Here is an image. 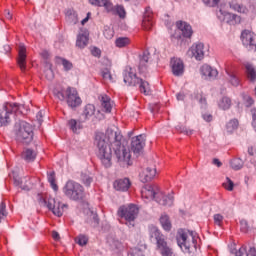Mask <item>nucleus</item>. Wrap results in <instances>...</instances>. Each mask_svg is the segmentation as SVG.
Listing matches in <instances>:
<instances>
[{"label": "nucleus", "instance_id": "obj_1", "mask_svg": "<svg viewBox=\"0 0 256 256\" xmlns=\"http://www.w3.org/2000/svg\"><path fill=\"white\" fill-rule=\"evenodd\" d=\"M123 136L113 129H107L106 133H96L94 144L96 146V155L104 167H111L113 151L120 165L129 167L131 165V151L121 145Z\"/></svg>", "mask_w": 256, "mask_h": 256}, {"label": "nucleus", "instance_id": "obj_29", "mask_svg": "<svg viewBox=\"0 0 256 256\" xmlns=\"http://www.w3.org/2000/svg\"><path fill=\"white\" fill-rule=\"evenodd\" d=\"M94 115H95V105L87 104L84 107L82 117H84L85 121H87L88 119L93 118Z\"/></svg>", "mask_w": 256, "mask_h": 256}, {"label": "nucleus", "instance_id": "obj_28", "mask_svg": "<svg viewBox=\"0 0 256 256\" xmlns=\"http://www.w3.org/2000/svg\"><path fill=\"white\" fill-rule=\"evenodd\" d=\"M101 106L106 113H111V109H113V103L111 102V98L107 95H102Z\"/></svg>", "mask_w": 256, "mask_h": 256}, {"label": "nucleus", "instance_id": "obj_58", "mask_svg": "<svg viewBox=\"0 0 256 256\" xmlns=\"http://www.w3.org/2000/svg\"><path fill=\"white\" fill-rule=\"evenodd\" d=\"M36 119L39 122V124L41 125V123H43V111H39L36 115Z\"/></svg>", "mask_w": 256, "mask_h": 256}, {"label": "nucleus", "instance_id": "obj_13", "mask_svg": "<svg viewBox=\"0 0 256 256\" xmlns=\"http://www.w3.org/2000/svg\"><path fill=\"white\" fill-rule=\"evenodd\" d=\"M46 205L48 209H50V211H52V213L56 215V217H61L66 207L65 204H62L61 202L55 200V198H49L46 201Z\"/></svg>", "mask_w": 256, "mask_h": 256}, {"label": "nucleus", "instance_id": "obj_37", "mask_svg": "<svg viewBox=\"0 0 256 256\" xmlns=\"http://www.w3.org/2000/svg\"><path fill=\"white\" fill-rule=\"evenodd\" d=\"M246 68V73H247V77L249 79V81H256V70L255 67H253V65L247 63L245 65Z\"/></svg>", "mask_w": 256, "mask_h": 256}, {"label": "nucleus", "instance_id": "obj_26", "mask_svg": "<svg viewBox=\"0 0 256 256\" xmlns=\"http://www.w3.org/2000/svg\"><path fill=\"white\" fill-rule=\"evenodd\" d=\"M217 105H218V108L221 109L222 111H229L233 103L231 102V98L227 96H223L218 100Z\"/></svg>", "mask_w": 256, "mask_h": 256}, {"label": "nucleus", "instance_id": "obj_17", "mask_svg": "<svg viewBox=\"0 0 256 256\" xmlns=\"http://www.w3.org/2000/svg\"><path fill=\"white\" fill-rule=\"evenodd\" d=\"M17 64L20 67L21 71H26V69H27V48H25V45H23V44H19V46H18Z\"/></svg>", "mask_w": 256, "mask_h": 256}, {"label": "nucleus", "instance_id": "obj_62", "mask_svg": "<svg viewBox=\"0 0 256 256\" xmlns=\"http://www.w3.org/2000/svg\"><path fill=\"white\" fill-rule=\"evenodd\" d=\"M176 98L178 101H183L185 99V94L183 92H180L176 95Z\"/></svg>", "mask_w": 256, "mask_h": 256}, {"label": "nucleus", "instance_id": "obj_12", "mask_svg": "<svg viewBox=\"0 0 256 256\" xmlns=\"http://www.w3.org/2000/svg\"><path fill=\"white\" fill-rule=\"evenodd\" d=\"M145 141H146V136L144 134H140L132 138L131 151L134 153V155H141V153H143V147H145Z\"/></svg>", "mask_w": 256, "mask_h": 256}, {"label": "nucleus", "instance_id": "obj_63", "mask_svg": "<svg viewBox=\"0 0 256 256\" xmlns=\"http://www.w3.org/2000/svg\"><path fill=\"white\" fill-rule=\"evenodd\" d=\"M52 238L54 239V241H59V239H60L59 233L57 231H53Z\"/></svg>", "mask_w": 256, "mask_h": 256}, {"label": "nucleus", "instance_id": "obj_27", "mask_svg": "<svg viewBox=\"0 0 256 256\" xmlns=\"http://www.w3.org/2000/svg\"><path fill=\"white\" fill-rule=\"evenodd\" d=\"M91 5L97 7H104L106 11H113V3L110 0H89Z\"/></svg>", "mask_w": 256, "mask_h": 256}, {"label": "nucleus", "instance_id": "obj_30", "mask_svg": "<svg viewBox=\"0 0 256 256\" xmlns=\"http://www.w3.org/2000/svg\"><path fill=\"white\" fill-rule=\"evenodd\" d=\"M149 52L145 51L143 52L141 58H140V65H139V72L145 73L147 71V63H149Z\"/></svg>", "mask_w": 256, "mask_h": 256}, {"label": "nucleus", "instance_id": "obj_57", "mask_svg": "<svg viewBox=\"0 0 256 256\" xmlns=\"http://www.w3.org/2000/svg\"><path fill=\"white\" fill-rule=\"evenodd\" d=\"M91 53L94 57H100L101 56V50L97 47L92 48Z\"/></svg>", "mask_w": 256, "mask_h": 256}, {"label": "nucleus", "instance_id": "obj_2", "mask_svg": "<svg viewBox=\"0 0 256 256\" xmlns=\"http://www.w3.org/2000/svg\"><path fill=\"white\" fill-rule=\"evenodd\" d=\"M141 197L142 199H146V201H153L154 199L159 205H163L164 207H171L175 201L173 194L165 195L155 185H145L142 187Z\"/></svg>", "mask_w": 256, "mask_h": 256}, {"label": "nucleus", "instance_id": "obj_50", "mask_svg": "<svg viewBox=\"0 0 256 256\" xmlns=\"http://www.w3.org/2000/svg\"><path fill=\"white\" fill-rule=\"evenodd\" d=\"M81 179H82V182L84 183V185H86V187H89V185H91V183H93V178H91V176H89L87 174H82Z\"/></svg>", "mask_w": 256, "mask_h": 256}, {"label": "nucleus", "instance_id": "obj_53", "mask_svg": "<svg viewBox=\"0 0 256 256\" xmlns=\"http://www.w3.org/2000/svg\"><path fill=\"white\" fill-rule=\"evenodd\" d=\"M158 249H163L164 247H167V242L165 241V238L163 235L160 237V239L156 240Z\"/></svg>", "mask_w": 256, "mask_h": 256}, {"label": "nucleus", "instance_id": "obj_5", "mask_svg": "<svg viewBox=\"0 0 256 256\" xmlns=\"http://www.w3.org/2000/svg\"><path fill=\"white\" fill-rule=\"evenodd\" d=\"M176 239L178 246L184 253H191V249L197 246L196 236L193 232L179 230Z\"/></svg>", "mask_w": 256, "mask_h": 256}, {"label": "nucleus", "instance_id": "obj_22", "mask_svg": "<svg viewBox=\"0 0 256 256\" xmlns=\"http://www.w3.org/2000/svg\"><path fill=\"white\" fill-rule=\"evenodd\" d=\"M153 14L146 12L142 21V27L145 31H151L154 25Z\"/></svg>", "mask_w": 256, "mask_h": 256}, {"label": "nucleus", "instance_id": "obj_4", "mask_svg": "<svg viewBox=\"0 0 256 256\" xmlns=\"http://www.w3.org/2000/svg\"><path fill=\"white\" fill-rule=\"evenodd\" d=\"M123 77L126 85H130L132 87H137L138 85L140 92L144 95H151V86L149 85V82L137 77L135 69L127 66L123 72Z\"/></svg>", "mask_w": 256, "mask_h": 256}, {"label": "nucleus", "instance_id": "obj_33", "mask_svg": "<svg viewBox=\"0 0 256 256\" xmlns=\"http://www.w3.org/2000/svg\"><path fill=\"white\" fill-rule=\"evenodd\" d=\"M129 45H131V39H129V37H119L115 40V46L118 47V49L129 47Z\"/></svg>", "mask_w": 256, "mask_h": 256}, {"label": "nucleus", "instance_id": "obj_20", "mask_svg": "<svg viewBox=\"0 0 256 256\" xmlns=\"http://www.w3.org/2000/svg\"><path fill=\"white\" fill-rule=\"evenodd\" d=\"M89 45V32L87 30H81L77 36L76 46L79 49H85Z\"/></svg>", "mask_w": 256, "mask_h": 256}, {"label": "nucleus", "instance_id": "obj_61", "mask_svg": "<svg viewBox=\"0 0 256 256\" xmlns=\"http://www.w3.org/2000/svg\"><path fill=\"white\" fill-rule=\"evenodd\" d=\"M248 154L251 155V157H255L256 155V149L253 147L248 148Z\"/></svg>", "mask_w": 256, "mask_h": 256}, {"label": "nucleus", "instance_id": "obj_10", "mask_svg": "<svg viewBox=\"0 0 256 256\" xmlns=\"http://www.w3.org/2000/svg\"><path fill=\"white\" fill-rule=\"evenodd\" d=\"M240 39L248 51H256V34L253 31H242Z\"/></svg>", "mask_w": 256, "mask_h": 256}, {"label": "nucleus", "instance_id": "obj_24", "mask_svg": "<svg viewBox=\"0 0 256 256\" xmlns=\"http://www.w3.org/2000/svg\"><path fill=\"white\" fill-rule=\"evenodd\" d=\"M193 101H198L200 107L205 109L207 107V97L202 92H194L191 95Z\"/></svg>", "mask_w": 256, "mask_h": 256}, {"label": "nucleus", "instance_id": "obj_47", "mask_svg": "<svg viewBox=\"0 0 256 256\" xmlns=\"http://www.w3.org/2000/svg\"><path fill=\"white\" fill-rule=\"evenodd\" d=\"M242 99H243L244 105L246 107H251V105H253L255 103L253 98L247 94H242Z\"/></svg>", "mask_w": 256, "mask_h": 256}, {"label": "nucleus", "instance_id": "obj_16", "mask_svg": "<svg viewBox=\"0 0 256 256\" xmlns=\"http://www.w3.org/2000/svg\"><path fill=\"white\" fill-rule=\"evenodd\" d=\"M171 69L175 77H181L185 73V64L179 58L171 59Z\"/></svg>", "mask_w": 256, "mask_h": 256}, {"label": "nucleus", "instance_id": "obj_15", "mask_svg": "<svg viewBox=\"0 0 256 256\" xmlns=\"http://www.w3.org/2000/svg\"><path fill=\"white\" fill-rule=\"evenodd\" d=\"M156 175V167H147L139 173V179L141 183H149V181H153V179H155Z\"/></svg>", "mask_w": 256, "mask_h": 256}, {"label": "nucleus", "instance_id": "obj_40", "mask_svg": "<svg viewBox=\"0 0 256 256\" xmlns=\"http://www.w3.org/2000/svg\"><path fill=\"white\" fill-rule=\"evenodd\" d=\"M66 18L68 23H72L73 25H76L78 18H77V12L73 10H68L66 13Z\"/></svg>", "mask_w": 256, "mask_h": 256}, {"label": "nucleus", "instance_id": "obj_8", "mask_svg": "<svg viewBox=\"0 0 256 256\" xmlns=\"http://www.w3.org/2000/svg\"><path fill=\"white\" fill-rule=\"evenodd\" d=\"M63 193L72 201H82V199H85L84 188L75 181H68L63 187Z\"/></svg>", "mask_w": 256, "mask_h": 256}, {"label": "nucleus", "instance_id": "obj_55", "mask_svg": "<svg viewBox=\"0 0 256 256\" xmlns=\"http://www.w3.org/2000/svg\"><path fill=\"white\" fill-rule=\"evenodd\" d=\"M14 184L16 185V187H21V189H23V191H29V187L28 186H21V181L18 180L17 178H14Z\"/></svg>", "mask_w": 256, "mask_h": 256}, {"label": "nucleus", "instance_id": "obj_46", "mask_svg": "<svg viewBox=\"0 0 256 256\" xmlns=\"http://www.w3.org/2000/svg\"><path fill=\"white\" fill-rule=\"evenodd\" d=\"M88 242L89 238L86 235L81 234L76 238V243H78V245L81 247L87 245Z\"/></svg>", "mask_w": 256, "mask_h": 256}, {"label": "nucleus", "instance_id": "obj_23", "mask_svg": "<svg viewBox=\"0 0 256 256\" xmlns=\"http://www.w3.org/2000/svg\"><path fill=\"white\" fill-rule=\"evenodd\" d=\"M36 157H37V152H35V150H33L31 148L24 149L21 154V158L24 161H26V163H31V162L35 161Z\"/></svg>", "mask_w": 256, "mask_h": 256}, {"label": "nucleus", "instance_id": "obj_14", "mask_svg": "<svg viewBox=\"0 0 256 256\" xmlns=\"http://www.w3.org/2000/svg\"><path fill=\"white\" fill-rule=\"evenodd\" d=\"M217 17L219 20L225 21L229 25H237V23H241V16L223 10H220L217 13Z\"/></svg>", "mask_w": 256, "mask_h": 256}, {"label": "nucleus", "instance_id": "obj_54", "mask_svg": "<svg viewBox=\"0 0 256 256\" xmlns=\"http://www.w3.org/2000/svg\"><path fill=\"white\" fill-rule=\"evenodd\" d=\"M207 7H217L219 5V1L221 0H202Z\"/></svg>", "mask_w": 256, "mask_h": 256}, {"label": "nucleus", "instance_id": "obj_60", "mask_svg": "<svg viewBox=\"0 0 256 256\" xmlns=\"http://www.w3.org/2000/svg\"><path fill=\"white\" fill-rule=\"evenodd\" d=\"M240 224H241V230L245 233V231H247V221L241 220Z\"/></svg>", "mask_w": 256, "mask_h": 256}, {"label": "nucleus", "instance_id": "obj_11", "mask_svg": "<svg viewBox=\"0 0 256 256\" xmlns=\"http://www.w3.org/2000/svg\"><path fill=\"white\" fill-rule=\"evenodd\" d=\"M188 57H194L196 61L205 59V45L203 43L193 44L187 51Z\"/></svg>", "mask_w": 256, "mask_h": 256}, {"label": "nucleus", "instance_id": "obj_44", "mask_svg": "<svg viewBox=\"0 0 256 256\" xmlns=\"http://www.w3.org/2000/svg\"><path fill=\"white\" fill-rule=\"evenodd\" d=\"M103 35H104L105 39L110 40L113 37H115V30H113V28H111L109 26H105L104 31H103Z\"/></svg>", "mask_w": 256, "mask_h": 256}, {"label": "nucleus", "instance_id": "obj_64", "mask_svg": "<svg viewBox=\"0 0 256 256\" xmlns=\"http://www.w3.org/2000/svg\"><path fill=\"white\" fill-rule=\"evenodd\" d=\"M249 251L251 256H256V249L253 246H249Z\"/></svg>", "mask_w": 256, "mask_h": 256}, {"label": "nucleus", "instance_id": "obj_9", "mask_svg": "<svg viewBox=\"0 0 256 256\" xmlns=\"http://www.w3.org/2000/svg\"><path fill=\"white\" fill-rule=\"evenodd\" d=\"M15 131L18 141H22V143H31L33 141V127L26 121L16 123Z\"/></svg>", "mask_w": 256, "mask_h": 256}, {"label": "nucleus", "instance_id": "obj_51", "mask_svg": "<svg viewBox=\"0 0 256 256\" xmlns=\"http://www.w3.org/2000/svg\"><path fill=\"white\" fill-rule=\"evenodd\" d=\"M235 186V184L229 179V177L226 178V182L223 183V187L227 190V191H233V187Z\"/></svg>", "mask_w": 256, "mask_h": 256}, {"label": "nucleus", "instance_id": "obj_32", "mask_svg": "<svg viewBox=\"0 0 256 256\" xmlns=\"http://www.w3.org/2000/svg\"><path fill=\"white\" fill-rule=\"evenodd\" d=\"M230 9L233 11H237V13H247V7H245L243 4L238 3L235 0H232L229 3Z\"/></svg>", "mask_w": 256, "mask_h": 256}, {"label": "nucleus", "instance_id": "obj_49", "mask_svg": "<svg viewBox=\"0 0 256 256\" xmlns=\"http://www.w3.org/2000/svg\"><path fill=\"white\" fill-rule=\"evenodd\" d=\"M223 219L224 217L221 214H214L213 216L214 224L217 225L218 227H222Z\"/></svg>", "mask_w": 256, "mask_h": 256}, {"label": "nucleus", "instance_id": "obj_34", "mask_svg": "<svg viewBox=\"0 0 256 256\" xmlns=\"http://www.w3.org/2000/svg\"><path fill=\"white\" fill-rule=\"evenodd\" d=\"M101 77L107 83H113L115 81V78L113 77V74H111V68H103L101 70Z\"/></svg>", "mask_w": 256, "mask_h": 256}, {"label": "nucleus", "instance_id": "obj_45", "mask_svg": "<svg viewBox=\"0 0 256 256\" xmlns=\"http://www.w3.org/2000/svg\"><path fill=\"white\" fill-rule=\"evenodd\" d=\"M48 183H50L52 189L54 191H58L59 187L57 186V183H55V172H50L48 174Z\"/></svg>", "mask_w": 256, "mask_h": 256}, {"label": "nucleus", "instance_id": "obj_25", "mask_svg": "<svg viewBox=\"0 0 256 256\" xmlns=\"http://www.w3.org/2000/svg\"><path fill=\"white\" fill-rule=\"evenodd\" d=\"M226 73L228 75V80L233 85V87H239V78H237V74L235 73V68L227 67Z\"/></svg>", "mask_w": 256, "mask_h": 256}, {"label": "nucleus", "instance_id": "obj_31", "mask_svg": "<svg viewBox=\"0 0 256 256\" xmlns=\"http://www.w3.org/2000/svg\"><path fill=\"white\" fill-rule=\"evenodd\" d=\"M56 63L57 65H62L64 71H71L73 69V63L65 58L56 57Z\"/></svg>", "mask_w": 256, "mask_h": 256}, {"label": "nucleus", "instance_id": "obj_52", "mask_svg": "<svg viewBox=\"0 0 256 256\" xmlns=\"http://www.w3.org/2000/svg\"><path fill=\"white\" fill-rule=\"evenodd\" d=\"M160 251L163 256H172L173 255V250L169 248V246H164V248H160Z\"/></svg>", "mask_w": 256, "mask_h": 256}, {"label": "nucleus", "instance_id": "obj_35", "mask_svg": "<svg viewBox=\"0 0 256 256\" xmlns=\"http://www.w3.org/2000/svg\"><path fill=\"white\" fill-rule=\"evenodd\" d=\"M68 127H70L71 131H73V133H79V131H81V129H83V125L81 124V122L75 120V119H71L68 121Z\"/></svg>", "mask_w": 256, "mask_h": 256}, {"label": "nucleus", "instance_id": "obj_38", "mask_svg": "<svg viewBox=\"0 0 256 256\" xmlns=\"http://www.w3.org/2000/svg\"><path fill=\"white\" fill-rule=\"evenodd\" d=\"M160 224L162 225V229H164V231H171V220H169L168 215L164 214L160 217Z\"/></svg>", "mask_w": 256, "mask_h": 256}, {"label": "nucleus", "instance_id": "obj_41", "mask_svg": "<svg viewBox=\"0 0 256 256\" xmlns=\"http://www.w3.org/2000/svg\"><path fill=\"white\" fill-rule=\"evenodd\" d=\"M239 127V121L237 119H232L226 124V129L228 133H233Z\"/></svg>", "mask_w": 256, "mask_h": 256}, {"label": "nucleus", "instance_id": "obj_7", "mask_svg": "<svg viewBox=\"0 0 256 256\" xmlns=\"http://www.w3.org/2000/svg\"><path fill=\"white\" fill-rule=\"evenodd\" d=\"M118 217L121 219H125L126 225L128 227H134L135 226V220L137 219V216L139 215V207L135 204H128L120 206L117 211Z\"/></svg>", "mask_w": 256, "mask_h": 256}, {"label": "nucleus", "instance_id": "obj_56", "mask_svg": "<svg viewBox=\"0 0 256 256\" xmlns=\"http://www.w3.org/2000/svg\"><path fill=\"white\" fill-rule=\"evenodd\" d=\"M45 75L49 81L53 79V70L51 69V66L45 71Z\"/></svg>", "mask_w": 256, "mask_h": 256}, {"label": "nucleus", "instance_id": "obj_59", "mask_svg": "<svg viewBox=\"0 0 256 256\" xmlns=\"http://www.w3.org/2000/svg\"><path fill=\"white\" fill-rule=\"evenodd\" d=\"M202 117L204 121H207L208 123L213 121V116L211 114H203Z\"/></svg>", "mask_w": 256, "mask_h": 256}, {"label": "nucleus", "instance_id": "obj_39", "mask_svg": "<svg viewBox=\"0 0 256 256\" xmlns=\"http://www.w3.org/2000/svg\"><path fill=\"white\" fill-rule=\"evenodd\" d=\"M243 165H244V162L240 158H234L230 161V167L234 171H239V170L243 169Z\"/></svg>", "mask_w": 256, "mask_h": 256}, {"label": "nucleus", "instance_id": "obj_36", "mask_svg": "<svg viewBox=\"0 0 256 256\" xmlns=\"http://www.w3.org/2000/svg\"><path fill=\"white\" fill-rule=\"evenodd\" d=\"M149 235L150 239H154V241H157L163 236V234H161V232L159 231V228L154 225L149 226Z\"/></svg>", "mask_w": 256, "mask_h": 256}, {"label": "nucleus", "instance_id": "obj_42", "mask_svg": "<svg viewBox=\"0 0 256 256\" xmlns=\"http://www.w3.org/2000/svg\"><path fill=\"white\" fill-rule=\"evenodd\" d=\"M111 13H116L121 19H125V8L123 6H113V10H110Z\"/></svg>", "mask_w": 256, "mask_h": 256}, {"label": "nucleus", "instance_id": "obj_18", "mask_svg": "<svg viewBox=\"0 0 256 256\" xmlns=\"http://www.w3.org/2000/svg\"><path fill=\"white\" fill-rule=\"evenodd\" d=\"M176 27L179 31H181L182 36L186 39H191V37H193V27H191V24L179 20L176 22Z\"/></svg>", "mask_w": 256, "mask_h": 256}, {"label": "nucleus", "instance_id": "obj_48", "mask_svg": "<svg viewBox=\"0 0 256 256\" xmlns=\"http://www.w3.org/2000/svg\"><path fill=\"white\" fill-rule=\"evenodd\" d=\"M7 206L5 205V202H1L0 204V223L7 217Z\"/></svg>", "mask_w": 256, "mask_h": 256}, {"label": "nucleus", "instance_id": "obj_43", "mask_svg": "<svg viewBox=\"0 0 256 256\" xmlns=\"http://www.w3.org/2000/svg\"><path fill=\"white\" fill-rule=\"evenodd\" d=\"M235 256H251V252L249 251V247L241 246L236 252Z\"/></svg>", "mask_w": 256, "mask_h": 256}, {"label": "nucleus", "instance_id": "obj_21", "mask_svg": "<svg viewBox=\"0 0 256 256\" xmlns=\"http://www.w3.org/2000/svg\"><path fill=\"white\" fill-rule=\"evenodd\" d=\"M129 187H131V181L129 178L119 179L114 182V188L116 191H128Z\"/></svg>", "mask_w": 256, "mask_h": 256}, {"label": "nucleus", "instance_id": "obj_3", "mask_svg": "<svg viewBox=\"0 0 256 256\" xmlns=\"http://www.w3.org/2000/svg\"><path fill=\"white\" fill-rule=\"evenodd\" d=\"M53 94L60 101H66L67 105L71 107V109H75L81 105V97H79V92H77L76 88L68 87L67 89L63 88L61 85H57Z\"/></svg>", "mask_w": 256, "mask_h": 256}, {"label": "nucleus", "instance_id": "obj_6", "mask_svg": "<svg viewBox=\"0 0 256 256\" xmlns=\"http://www.w3.org/2000/svg\"><path fill=\"white\" fill-rule=\"evenodd\" d=\"M21 113V105L17 103H5L0 109V127L9 125L13 117Z\"/></svg>", "mask_w": 256, "mask_h": 256}, {"label": "nucleus", "instance_id": "obj_19", "mask_svg": "<svg viewBox=\"0 0 256 256\" xmlns=\"http://www.w3.org/2000/svg\"><path fill=\"white\" fill-rule=\"evenodd\" d=\"M200 74L204 79L211 80V79H216L217 76L219 75V72L217 71V69L209 66V64H203L200 67Z\"/></svg>", "mask_w": 256, "mask_h": 256}]
</instances>
